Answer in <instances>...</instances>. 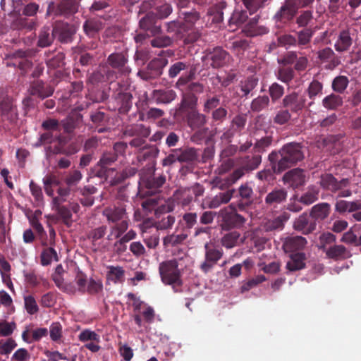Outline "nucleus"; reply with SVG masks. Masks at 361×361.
<instances>
[{
	"label": "nucleus",
	"instance_id": "obj_1",
	"mask_svg": "<svg viewBox=\"0 0 361 361\" xmlns=\"http://www.w3.org/2000/svg\"><path fill=\"white\" fill-rule=\"evenodd\" d=\"M302 158L303 153L300 145L298 143H289L285 145L279 153L272 152L269 155V159L273 164V169L276 173L281 172Z\"/></svg>",
	"mask_w": 361,
	"mask_h": 361
},
{
	"label": "nucleus",
	"instance_id": "obj_2",
	"mask_svg": "<svg viewBox=\"0 0 361 361\" xmlns=\"http://www.w3.org/2000/svg\"><path fill=\"white\" fill-rule=\"evenodd\" d=\"M102 214L109 223H116L111 229V233L108 236L109 239H111V237L118 238L127 231L129 219L125 208L110 206L106 207Z\"/></svg>",
	"mask_w": 361,
	"mask_h": 361
},
{
	"label": "nucleus",
	"instance_id": "obj_3",
	"mask_svg": "<svg viewBox=\"0 0 361 361\" xmlns=\"http://www.w3.org/2000/svg\"><path fill=\"white\" fill-rule=\"evenodd\" d=\"M181 261V259H172L159 264V272L163 283L172 286L173 288L182 285L181 275L183 265Z\"/></svg>",
	"mask_w": 361,
	"mask_h": 361
},
{
	"label": "nucleus",
	"instance_id": "obj_4",
	"mask_svg": "<svg viewBox=\"0 0 361 361\" xmlns=\"http://www.w3.org/2000/svg\"><path fill=\"white\" fill-rule=\"evenodd\" d=\"M57 36L61 42L68 41V31L66 30H61L58 25L52 30L50 27L44 26L39 32L37 44L41 48L49 47L53 43L54 37Z\"/></svg>",
	"mask_w": 361,
	"mask_h": 361
},
{
	"label": "nucleus",
	"instance_id": "obj_5",
	"mask_svg": "<svg viewBox=\"0 0 361 361\" xmlns=\"http://www.w3.org/2000/svg\"><path fill=\"white\" fill-rule=\"evenodd\" d=\"M58 195L53 198V207L56 211V220L68 225V190L66 188L59 187L57 190Z\"/></svg>",
	"mask_w": 361,
	"mask_h": 361
},
{
	"label": "nucleus",
	"instance_id": "obj_6",
	"mask_svg": "<svg viewBox=\"0 0 361 361\" xmlns=\"http://www.w3.org/2000/svg\"><path fill=\"white\" fill-rule=\"evenodd\" d=\"M314 0H286L285 4L275 15L276 19L291 20L300 7H306Z\"/></svg>",
	"mask_w": 361,
	"mask_h": 361
},
{
	"label": "nucleus",
	"instance_id": "obj_7",
	"mask_svg": "<svg viewBox=\"0 0 361 361\" xmlns=\"http://www.w3.org/2000/svg\"><path fill=\"white\" fill-rule=\"evenodd\" d=\"M54 140H56V144L54 147V153L66 154L68 153V143L65 135L58 133V137H56L55 133L52 131H47L40 135V140L45 143H51Z\"/></svg>",
	"mask_w": 361,
	"mask_h": 361
},
{
	"label": "nucleus",
	"instance_id": "obj_8",
	"mask_svg": "<svg viewBox=\"0 0 361 361\" xmlns=\"http://www.w3.org/2000/svg\"><path fill=\"white\" fill-rule=\"evenodd\" d=\"M164 182L165 178L162 176L157 179L153 177H142L139 181V194L142 196L151 195L156 192Z\"/></svg>",
	"mask_w": 361,
	"mask_h": 361
},
{
	"label": "nucleus",
	"instance_id": "obj_9",
	"mask_svg": "<svg viewBox=\"0 0 361 361\" xmlns=\"http://www.w3.org/2000/svg\"><path fill=\"white\" fill-rule=\"evenodd\" d=\"M227 52L221 47H216L205 56L207 63L214 68L221 67L228 61Z\"/></svg>",
	"mask_w": 361,
	"mask_h": 361
},
{
	"label": "nucleus",
	"instance_id": "obj_10",
	"mask_svg": "<svg viewBox=\"0 0 361 361\" xmlns=\"http://www.w3.org/2000/svg\"><path fill=\"white\" fill-rule=\"evenodd\" d=\"M205 261L201 264L202 270L207 273L221 258L223 252L221 250L210 248L209 244L204 245Z\"/></svg>",
	"mask_w": 361,
	"mask_h": 361
},
{
	"label": "nucleus",
	"instance_id": "obj_11",
	"mask_svg": "<svg viewBox=\"0 0 361 361\" xmlns=\"http://www.w3.org/2000/svg\"><path fill=\"white\" fill-rule=\"evenodd\" d=\"M0 117L1 120L5 125L8 126H13L16 124L18 119V114L16 109L12 102L10 104H4L2 107H0Z\"/></svg>",
	"mask_w": 361,
	"mask_h": 361
},
{
	"label": "nucleus",
	"instance_id": "obj_12",
	"mask_svg": "<svg viewBox=\"0 0 361 361\" xmlns=\"http://www.w3.org/2000/svg\"><path fill=\"white\" fill-rule=\"evenodd\" d=\"M29 91L30 94L37 96L41 99H44L52 95L54 88L42 80H36L30 84Z\"/></svg>",
	"mask_w": 361,
	"mask_h": 361
},
{
	"label": "nucleus",
	"instance_id": "obj_13",
	"mask_svg": "<svg viewBox=\"0 0 361 361\" xmlns=\"http://www.w3.org/2000/svg\"><path fill=\"white\" fill-rule=\"evenodd\" d=\"M114 172V169H109L103 172H99L98 175L102 176V173H104L107 178H110L109 182L111 185H116L123 181L127 178L134 176L137 173V169L135 167H128L121 173H118L114 177H111Z\"/></svg>",
	"mask_w": 361,
	"mask_h": 361
},
{
	"label": "nucleus",
	"instance_id": "obj_14",
	"mask_svg": "<svg viewBox=\"0 0 361 361\" xmlns=\"http://www.w3.org/2000/svg\"><path fill=\"white\" fill-rule=\"evenodd\" d=\"M284 182L293 188L304 185L305 176L302 170L294 169L287 172L283 176Z\"/></svg>",
	"mask_w": 361,
	"mask_h": 361
},
{
	"label": "nucleus",
	"instance_id": "obj_15",
	"mask_svg": "<svg viewBox=\"0 0 361 361\" xmlns=\"http://www.w3.org/2000/svg\"><path fill=\"white\" fill-rule=\"evenodd\" d=\"M305 98L296 93L286 95L283 100V106L294 112L302 110L305 106Z\"/></svg>",
	"mask_w": 361,
	"mask_h": 361
},
{
	"label": "nucleus",
	"instance_id": "obj_16",
	"mask_svg": "<svg viewBox=\"0 0 361 361\" xmlns=\"http://www.w3.org/2000/svg\"><path fill=\"white\" fill-rule=\"evenodd\" d=\"M106 280L109 283H122L125 279V270L122 267L109 265L106 267Z\"/></svg>",
	"mask_w": 361,
	"mask_h": 361
},
{
	"label": "nucleus",
	"instance_id": "obj_17",
	"mask_svg": "<svg viewBox=\"0 0 361 361\" xmlns=\"http://www.w3.org/2000/svg\"><path fill=\"white\" fill-rule=\"evenodd\" d=\"M257 16L250 19L248 22L243 26V32L247 37H254L267 32L266 27L257 26Z\"/></svg>",
	"mask_w": 361,
	"mask_h": 361
},
{
	"label": "nucleus",
	"instance_id": "obj_18",
	"mask_svg": "<svg viewBox=\"0 0 361 361\" xmlns=\"http://www.w3.org/2000/svg\"><path fill=\"white\" fill-rule=\"evenodd\" d=\"M305 255L302 252L293 253L286 263V269L290 271L300 270L305 267Z\"/></svg>",
	"mask_w": 361,
	"mask_h": 361
},
{
	"label": "nucleus",
	"instance_id": "obj_19",
	"mask_svg": "<svg viewBox=\"0 0 361 361\" xmlns=\"http://www.w3.org/2000/svg\"><path fill=\"white\" fill-rule=\"evenodd\" d=\"M68 14V0L58 2L51 1L48 4L47 16H66Z\"/></svg>",
	"mask_w": 361,
	"mask_h": 361
},
{
	"label": "nucleus",
	"instance_id": "obj_20",
	"mask_svg": "<svg viewBox=\"0 0 361 361\" xmlns=\"http://www.w3.org/2000/svg\"><path fill=\"white\" fill-rule=\"evenodd\" d=\"M42 127L47 131L54 132L56 137H58V133H61L62 130L63 133H68V123L61 125L57 120L54 118H49L44 121Z\"/></svg>",
	"mask_w": 361,
	"mask_h": 361
},
{
	"label": "nucleus",
	"instance_id": "obj_21",
	"mask_svg": "<svg viewBox=\"0 0 361 361\" xmlns=\"http://www.w3.org/2000/svg\"><path fill=\"white\" fill-rule=\"evenodd\" d=\"M224 221H231L233 226H238L245 222V219L235 212V207L230 206L229 209L221 210Z\"/></svg>",
	"mask_w": 361,
	"mask_h": 361
},
{
	"label": "nucleus",
	"instance_id": "obj_22",
	"mask_svg": "<svg viewBox=\"0 0 361 361\" xmlns=\"http://www.w3.org/2000/svg\"><path fill=\"white\" fill-rule=\"evenodd\" d=\"M108 61L113 68H118L123 73H128L130 71L128 67L126 66L127 60L122 54H111L108 58Z\"/></svg>",
	"mask_w": 361,
	"mask_h": 361
},
{
	"label": "nucleus",
	"instance_id": "obj_23",
	"mask_svg": "<svg viewBox=\"0 0 361 361\" xmlns=\"http://www.w3.org/2000/svg\"><path fill=\"white\" fill-rule=\"evenodd\" d=\"M352 39L348 31H342L336 40L334 47L337 51L343 52L347 51L351 46Z\"/></svg>",
	"mask_w": 361,
	"mask_h": 361
},
{
	"label": "nucleus",
	"instance_id": "obj_24",
	"mask_svg": "<svg viewBox=\"0 0 361 361\" xmlns=\"http://www.w3.org/2000/svg\"><path fill=\"white\" fill-rule=\"evenodd\" d=\"M234 190H229L224 192H220L215 195L209 202L208 207L209 208H217L222 204L228 202L233 197Z\"/></svg>",
	"mask_w": 361,
	"mask_h": 361
},
{
	"label": "nucleus",
	"instance_id": "obj_25",
	"mask_svg": "<svg viewBox=\"0 0 361 361\" xmlns=\"http://www.w3.org/2000/svg\"><path fill=\"white\" fill-rule=\"evenodd\" d=\"M35 25L36 22L33 19H29L25 16H20L13 21L11 27L14 30H32Z\"/></svg>",
	"mask_w": 361,
	"mask_h": 361
},
{
	"label": "nucleus",
	"instance_id": "obj_26",
	"mask_svg": "<svg viewBox=\"0 0 361 361\" xmlns=\"http://www.w3.org/2000/svg\"><path fill=\"white\" fill-rule=\"evenodd\" d=\"M155 16L149 13L140 20V26L145 30H150L152 35L158 33L160 27L154 25Z\"/></svg>",
	"mask_w": 361,
	"mask_h": 361
},
{
	"label": "nucleus",
	"instance_id": "obj_27",
	"mask_svg": "<svg viewBox=\"0 0 361 361\" xmlns=\"http://www.w3.org/2000/svg\"><path fill=\"white\" fill-rule=\"evenodd\" d=\"M329 212L330 205L327 203H321L312 207L311 216L317 220H322L328 216Z\"/></svg>",
	"mask_w": 361,
	"mask_h": 361
},
{
	"label": "nucleus",
	"instance_id": "obj_28",
	"mask_svg": "<svg viewBox=\"0 0 361 361\" xmlns=\"http://www.w3.org/2000/svg\"><path fill=\"white\" fill-rule=\"evenodd\" d=\"M326 254L329 258L336 259L346 258L350 256L345 247L341 245L331 247L326 250Z\"/></svg>",
	"mask_w": 361,
	"mask_h": 361
},
{
	"label": "nucleus",
	"instance_id": "obj_29",
	"mask_svg": "<svg viewBox=\"0 0 361 361\" xmlns=\"http://www.w3.org/2000/svg\"><path fill=\"white\" fill-rule=\"evenodd\" d=\"M307 243V240L302 236H292L286 238L284 246L290 250L302 249Z\"/></svg>",
	"mask_w": 361,
	"mask_h": 361
},
{
	"label": "nucleus",
	"instance_id": "obj_30",
	"mask_svg": "<svg viewBox=\"0 0 361 361\" xmlns=\"http://www.w3.org/2000/svg\"><path fill=\"white\" fill-rule=\"evenodd\" d=\"M318 194V188L314 185L310 186L307 191L300 197L299 202L306 205L311 204L317 200Z\"/></svg>",
	"mask_w": 361,
	"mask_h": 361
},
{
	"label": "nucleus",
	"instance_id": "obj_31",
	"mask_svg": "<svg viewBox=\"0 0 361 361\" xmlns=\"http://www.w3.org/2000/svg\"><path fill=\"white\" fill-rule=\"evenodd\" d=\"M240 233L238 231H231L221 238V244L225 247L230 249L238 245Z\"/></svg>",
	"mask_w": 361,
	"mask_h": 361
},
{
	"label": "nucleus",
	"instance_id": "obj_32",
	"mask_svg": "<svg viewBox=\"0 0 361 361\" xmlns=\"http://www.w3.org/2000/svg\"><path fill=\"white\" fill-rule=\"evenodd\" d=\"M287 193L283 190H275L269 192L266 198L265 202L269 204H279L286 200Z\"/></svg>",
	"mask_w": 361,
	"mask_h": 361
},
{
	"label": "nucleus",
	"instance_id": "obj_33",
	"mask_svg": "<svg viewBox=\"0 0 361 361\" xmlns=\"http://www.w3.org/2000/svg\"><path fill=\"white\" fill-rule=\"evenodd\" d=\"M40 259L42 266L49 265L53 260L59 261L56 251L52 247L44 248L41 253Z\"/></svg>",
	"mask_w": 361,
	"mask_h": 361
},
{
	"label": "nucleus",
	"instance_id": "obj_34",
	"mask_svg": "<svg viewBox=\"0 0 361 361\" xmlns=\"http://www.w3.org/2000/svg\"><path fill=\"white\" fill-rule=\"evenodd\" d=\"M206 123L205 116L196 111H192L188 116V123L193 129L202 127Z\"/></svg>",
	"mask_w": 361,
	"mask_h": 361
},
{
	"label": "nucleus",
	"instance_id": "obj_35",
	"mask_svg": "<svg viewBox=\"0 0 361 361\" xmlns=\"http://www.w3.org/2000/svg\"><path fill=\"white\" fill-rule=\"evenodd\" d=\"M154 95L159 103H169L174 100L176 97V92L172 90H156Z\"/></svg>",
	"mask_w": 361,
	"mask_h": 361
},
{
	"label": "nucleus",
	"instance_id": "obj_36",
	"mask_svg": "<svg viewBox=\"0 0 361 361\" xmlns=\"http://www.w3.org/2000/svg\"><path fill=\"white\" fill-rule=\"evenodd\" d=\"M361 208V204L354 202H347L345 200L337 201L336 209L339 212H351Z\"/></svg>",
	"mask_w": 361,
	"mask_h": 361
},
{
	"label": "nucleus",
	"instance_id": "obj_37",
	"mask_svg": "<svg viewBox=\"0 0 361 361\" xmlns=\"http://www.w3.org/2000/svg\"><path fill=\"white\" fill-rule=\"evenodd\" d=\"M43 183L47 195L52 197L54 195V190L51 187L59 186L60 181L55 175H47L43 178Z\"/></svg>",
	"mask_w": 361,
	"mask_h": 361
},
{
	"label": "nucleus",
	"instance_id": "obj_38",
	"mask_svg": "<svg viewBox=\"0 0 361 361\" xmlns=\"http://www.w3.org/2000/svg\"><path fill=\"white\" fill-rule=\"evenodd\" d=\"M248 18L246 11L235 10L229 20V24L241 26L244 25Z\"/></svg>",
	"mask_w": 361,
	"mask_h": 361
},
{
	"label": "nucleus",
	"instance_id": "obj_39",
	"mask_svg": "<svg viewBox=\"0 0 361 361\" xmlns=\"http://www.w3.org/2000/svg\"><path fill=\"white\" fill-rule=\"evenodd\" d=\"M342 102V98L334 94L326 97L322 101L323 106L328 109H335L341 106Z\"/></svg>",
	"mask_w": 361,
	"mask_h": 361
},
{
	"label": "nucleus",
	"instance_id": "obj_40",
	"mask_svg": "<svg viewBox=\"0 0 361 361\" xmlns=\"http://www.w3.org/2000/svg\"><path fill=\"white\" fill-rule=\"evenodd\" d=\"M78 338L82 342L94 341L96 343H100V336L95 331L90 329H85L80 332L78 336Z\"/></svg>",
	"mask_w": 361,
	"mask_h": 361
},
{
	"label": "nucleus",
	"instance_id": "obj_41",
	"mask_svg": "<svg viewBox=\"0 0 361 361\" xmlns=\"http://www.w3.org/2000/svg\"><path fill=\"white\" fill-rule=\"evenodd\" d=\"M245 173V169L243 167L235 169L233 173L226 179L225 183L219 185L221 189L228 187L235 183L238 179H240Z\"/></svg>",
	"mask_w": 361,
	"mask_h": 361
},
{
	"label": "nucleus",
	"instance_id": "obj_42",
	"mask_svg": "<svg viewBox=\"0 0 361 361\" xmlns=\"http://www.w3.org/2000/svg\"><path fill=\"white\" fill-rule=\"evenodd\" d=\"M187 238V235L184 233L171 234L164 238V244L166 246H174L181 243Z\"/></svg>",
	"mask_w": 361,
	"mask_h": 361
},
{
	"label": "nucleus",
	"instance_id": "obj_43",
	"mask_svg": "<svg viewBox=\"0 0 361 361\" xmlns=\"http://www.w3.org/2000/svg\"><path fill=\"white\" fill-rule=\"evenodd\" d=\"M294 228L307 233L311 231L308 227V217L306 214L300 215L294 222Z\"/></svg>",
	"mask_w": 361,
	"mask_h": 361
},
{
	"label": "nucleus",
	"instance_id": "obj_44",
	"mask_svg": "<svg viewBox=\"0 0 361 361\" xmlns=\"http://www.w3.org/2000/svg\"><path fill=\"white\" fill-rule=\"evenodd\" d=\"M258 80L254 76L247 78L241 82L240 88L244 95H247L257 85Z\"/></svg>",
	"mask_w": 361,
	"mask_h": 361
},
{
	"label": "nucleus",
	"instance_id": "obj_45",
	"mask_svg": "<svg viewBox=\"0 0 361 361\" xmlns=\"http://www.w3.org/2000/svg\"><path fill=\"white\" fill-rule=\"evenodd\" d=\"M179 162H188L195 159L196 157L195 151L193 149H176Z\"/></svg>",
	"mask_w": 361,
	"mask_h": 361
},
{
	"label": "nucleus",
	"instance_id": "obj_46",
	"mask_svg": "<svg viewBox=\"0 0 361 361\" xmlns=\"http://www.w3.org/2000/svg\"><path fill=\"white\" fill-rule=\"evenodd\" d=\"M103 289V284L100 279H90L87 282L86 291L91 294L100 293Z\"/></svg>",
	"mask_w": 361,
	"mask_h": 361
},
{
	"label": "nucleus",
	"instance_id": "obj_47",
	"mask_svg": "<svg viewBox=\"0 0 361 361\" xmlns=\"http://www.w3.org/2000/svg\"><path fill=\"white\" fill-rule=\"evenodd\" d=\"M27 54V52L26 51L23 50H18L16 54L17 56L22 58V59L19 61L18 66L24 72H26L32 66V62L26 59Z\"/></svg>",
	"mask_w": 361,
	"mask_h": 361
},
{
	"label": "nucleus",
	"instance_id": "obj_48",
	"mask_svg": "<svg viewBox=\"0 0 361 361\" xmlns=\"http://www.w3.org/2000/svg\"><path fill=\"white\" fill-rule=\"evenodd\" d=\"M269 102V99L267 96L258 97L252 101L251 108L253 111H259L266 108Z\"/></svg>",
	"mask_w": 361,
	"mask_h": 361
},
{
	"label": "nucleus",
	"instance_id": "obj_49",
	"mask_svg": "<svg viewBox=\"0 0 361 361\" xmlns=\"http://www.w3.org/2000/svg\"><path fill=\"white\" fill-rule=\"evenodd\" d=\"M66 56L63 53H58L52 59H49L47 64L49 67L57 68L65 66Z\"/></svg>",
	"mask_w": 361,
	"mask_h": 361
},
{
	"label": "nucleus",
	"instance_id": "obj_50",
	"mask_svg": "<svg viewBox=\"0 0 361 361\" xmlns=\"http://www.w3.org/2000/svg\"><path fill=\"white\" fill-rule=\"evenodd\" d=\"M348 84V79L345 76H338L336 77L332 83L333 89L338 92L344 91Z\"/></svg>",
	"mask_w": 361,
	"mask_h": 361
},
{
	"label": "nucleus",
	"instance_id": "obj_51",
	"mask_svg": "<svg viewBox=\"0 0 361 361\" xmlns=\"http://www.w3.org/2000/svg\"><path fill=\"white\" fill-rule=\"evenodd\" d=\"M16 345L17 344L13 338H8L6 341H0V355L9 354Z\"/></svg>",
	"mask_w": 361,
	"mask_h": 361
},
{
	"label": "nucleus",
	"instance_id": "obj_52",
	"mask_svg": "<svg viewBox=\"0 0 361 361\" xmlns=\"http://www.w3.org/2000/svg\"><path fill=\"white\" fill-rule=\"evenodd\" d=\"M117 159V156L114 152H105L103 154L101 157L99 165L102 167V169H106L108 166L111 165L112 163L116 161Z\"/></svg>",
	"mask_w": 361,
	"mask_h": 361
},
{
	"label": "nucleus",
	"instance_id": "obj_53",
	"mask_svg": "<svg viewBox=\"0 0 361 361\" xmlns=\"http://www.w3.org/2000/svg\"><path fill=\"white\" fill-rule=\"evenodd\" d=\"M25 307L30 314H34L39 310L35 299L32 295L25 297Z\"/></svg>",
	"mask_w": 361,
	"mask_h": 361
},
{
	"label": "nucleus",
	"instance_id": "obj_54",
	"mask_svg": "<svg viewBox=\"0 0 361 361\" xmlns=\"http://www.w3.org/2000/svg\"><path fill=\"white\" fill-rule=\"evenodd\" d=\"M50 338L54 341L60 340L62 335V327L60 323L54 322L49 328Z\"/></svg>",
	"mask_w": 361,
	"mask_h": 361
},
{
	"label": "nucleus",
	"instance_id": "obj_55",
	"mask_svg": "<svg viewBox=\"0 0 361 361\" xmlns=\"http://www.w3.org/2000/svg\"><path fill=\"white\" fill-rule=\"evenodd\" d=\"M24 277L26 283L32 287L38 286L42 280V278L37 275L33 271L29 272L25 271Z\"/></svg>",
	"mask_w": 361,
	"mask_h": 361
},
{
	"label": "nucleus",
	"instance_id": "obj_56",
	"mask_svg": "<svg viewBox=\"0 0 361 361\" xmlns=\"http://www.w3.org/2000/svg\"><path fill=\"white\" fill-rule=\"evenodd\" d=\"M319 247L324 249L336 241V236L331 233H324L319 236Z\"/></svg>",
	"mask_w": 361,
	"mask_h": 361
},
{
	"label": "nucleus",
	"instance_id": "obj_57",
	"mask_svg": "<svg viewBox=\"0 0 361 361\" xmlns=\"http://www.w3.org/2000/svg\"><path fill=\"white\" fill-rule=\"evenodd\" d=\"M265 0H243V4L246 8L250 11V14H252L259 8Z\"/></svg>",
	"mask_w": 361,
	"mask_h": 361
},
{
	"label": "nucleus",
	"instance_id": "obj_58",
	"mask_svg": "<svg viewBox=\"0 0 361 361\" xmlns=\"http://www.w3.org/2000/svg\"><path fill=\"white\" fill-rule=\"evenodd\" d=\"M16 324L14 322L8 323L6 321L1 322L0 336H8L11 335L16 329Z\"/></svg>",
	"mask_w": 361,
	"mask_h": 361
},
{
	"label": "nucleus",
	"instance_id": "obj_59",
	"mask_svg": "<svg viewBox=\"0 0 361 361\" xmlns=\"http://www.w3.org/2000/svg\"><path fill=\"white\" fill-rule=\"evenodd\" d=\"M11 269V267L8 262L4 257L0 258V273L3 281H5L6 279H10L9 272Z\"/></svg>",
	"mask_w": 361,
	"mask_h": 361
},
{
	"label": "nucleus",
	"instance_id": "obj_60",
	"mask_svg": "<svg viewBox=\"0 0 361 361\" xmlns=\"http://www.w3.org/2000/svg\"><path fill=\"white\" fill-rule=\"evenodd\" d=\"M186 68V63L181 61L176 62L170 67L169 70V75L170 78H175L181 71L185 70Z\"/></svg>",
	"mask_w": 361,
	"mask_h": 361
},
{
	"label": "nucleus",
	"instance_id": "obj_61",
	"mask_svg": "<svg viewBox=\"0 0 361 361\" xmlns=\"http://www.w3.org/2000/svg\"><path fill=\"white\" fill-rule=\"evenodd\" d=\"M269 94L272 100L276 101L283 94V87L277 83H274L269 87Z\"/></svg>",
	"mask_w": 361,
	"mask_h": 361
},
{
	"label": "nucleus",
	"instance_id": "obj_62",
	"mask_svg": "<svg viewBox=\"0 0 361 361\" xmlns=\"http://www.w3.org/2000/svg\"><path fill=\"white\" fill-rule=\"evenodd\" d=\"M321 184L324 188H326L330 190H336V179L331 174H326L322 176L321 180Z\"/></svg>",
	"mask_w": 361,
	"mask_h": 361
},
{
	"label": "nucleus",
	"instance_id": "obj_63",
	"mask_svg": "<svg viewBox=\"0 0 361 361\" xmlns=\"http://www.w3.org/2000/svg\"><path fill=\"white\" fill-rule=\"evenodd\" d=\"M129 250L136 257L142 256L145 252V247L139 241H135L130 243Z\"/></svg>",
	"mask_w": 361,
	"mask_h": 361
},
{
	"label": "nucleus",
	"instance_id": "obj_64",
	"mask_svg": "<svg viewBox=\"0 0 361 361\" xmlns=\"http://www.w3.org/2000/svg\"><path fill=\"white\" fill-rule=\"evenodd\" d=\"M312 20V13L310 11H304L298 18L297 23L300 27L307 25Z\"/></svg>",
	"mask_w": 361,
	"mask_h": 361
}]
</instances>
